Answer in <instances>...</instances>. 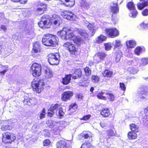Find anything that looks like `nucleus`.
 Returning a JSON list of instances; mask_svg holds the SVG:
<instances>
[{
	"mask_svg": "<svg viewBox=\"0 0 148 148\" xmlns=\"http://www.w3.org/2000/svg\"><path fill=\"white\" fill-rule=\"evenodd\" d=\"M61 14L64 18L69 20L73 19L74 15L71 11H68L66 10L62 12Z\"/></svg>",
	"mask_w": 148,
	"mask_h": 148,
	"instance_id": "16",
	"label": "nucleus"
},
{
	"mask_svg": "<svg viewBox=\"0 0 148 148\" xmlns=\"http://www.w3.org/2000/svg\"><path fill=\"white\" fill-rule=\"evenodd\" d=\"M91 116L90 115H87L84 116L83 118V120H88Z\"/></svg>",
	"mask_w": 148,
	"mask_h": 148,
	"instance_id": "61",
	"label": "nucleus"
},
{
	"mask_svg": "<svg viewBox=\"0 0 148 148\" xmlns=\"http://www.w3.org/2000/svg\"><path fill=\"white\" fill-rule=\"evenodd\" d=\"M140 28L143 29H148V23H146L144 22H142L140 25Z\"/></svg>",
	"mask_w": 148,
	"mask_h": 148,
	"instance_id": "38",
	"label": "nucleus"
},
{
	"mask_svg": "<svg viewBox=\"0 0 148 148\" xmlns=\"http://www.w3.org/2000/svg\"><path fill=\"white\" fill-rule=\"evenodd\" d=\"M138 96L140 99L147 100L148 96V88L147 87L142 86L139 88Z\"/></svg>",
	"mask_w": 148,
	"mask_h": 148,
	"instance_id": "7",
	"label": "nucleus"
},
{
	"mask_svg": "<svg viewBox=\"0 0 148 148\" xmlns=\"http://www.w3.org/2000/svg\"><path fill=\"white\" fill-rule=\"evenodd\" d=\"M141 62L142 64L145 65L148 63V58H143L141 59Z\"/></svg>",
	"mask_w": 148,
	"mask_h": 148,
	"instance_id": "52",
	"label": "nucleus"
},
{
	"mask_svg": "<svg viewBox=\"0 0 148 148\" xmlns=\"http://www.w3.org/2000/svg\"><path fill=\"white\" fill-rule=\"evenodd\" d=\"M102 59V53H98L94 56V61L95 63L101 62Z\"/></svg>",
	"mask_w": 148,
	"mask_h": 148,
	"instance_id": "29",
	"label": "nucleus"
},
{
	"mask_svg": "<svg viewBox=\"0 0 148 148\" xmlns=\"http://www.w3.org/2000/svg\"><path fill=\"white\" fill-rule=\"evenodd\" d=\"M40 46L38 42H36L34 43L32 49V55L34 57L39 56V53L40 52Z\"/></svg>",
	"mask_w": 148,
	"mask_h": 148,
	"instance_id": "10",
	"label": "nucleus"
},
{
	"mask_svg": "<svg viewBox=\"0 0 148 148\" xmlns=\"http://www.w3.org/2000/svg\"><path fill=\"white\" fill-rule=\"evenodd\" d=\"M79 32V34L81 36H83L84 38L87 36V33L84 30H80Z\"/></svg>",
	"mask_w": 148,
	"mask_h": 148,
	"instance_id": "45",
	"label": "nucleus"
},
{
	"mask_svg": "<svg viewBox=\"0 0 148 148\" xmlns=\"http://www.w3.org/2000/svg\"><path fill=\"white\" fill-rule=\"evenodd\" d=\"M127 8L129 10H132L135 9L136 8L135 5L132 1L128 2L126 5Z\"/></svg>",
	"mask_w": 148,
	"mask_h": 148,
	"instance_id": "30",
	"label": "nucleus"
},
{
	"mask_svg": "<svg viewBox=\"0 0 148 148\" xmlns=\"http://www.w3.org/2000/svg\"><path fill=\"white\" fill-rule=\"evenodd\" d=\"M121 42L119 40H116V44H115L114 47L115 48H117L120 46Z\"/></svg>",
	"mask_w": 148,
	"mask_h": 148,
	"instance_id": "59",
	"label": "nucleus"
},
{
	"mask_svg": "<svg viewBox=\"0 0 148 148\" xmlns=\"http://www.w3.org/2000/svg\"><path fill=\"white\" fill-rule=\"evenodd\" d=\"M95 42L97 43H100L102 42V37L101 35L99 36L96 39Z\"/></svg>",
	"mask_w": 148,
	"mask_h": 148,
	"instance_id": "55",
	"label": "nucleus"
},
{
	"mask_svg": "<svg viewBox=\"0 0 148 148\" xmlns=\"http://www.w3.org/2000/svg\"><path fill=\"white\" fill-rule=\"evenodd\" d=\"M7 71V69H5L3 71H0V73L2 74L3 75H4L5 73Z\"/></svg>",
	"mask_w": 148,
	"mask_h": 148,
	"instance_id": "64",
	"label": "nucleus"
},
{
	"mask_svg": "<svg viewBox=\"0 0 148 148\" xmlns=\"http://www.w3.org/2000/svg\"><path fill=\"white\" fill-rule=\"evenodd\" d=\"M73 95V92L72 91L64 92L62 94L61 99L64 101H67L70 100Z\"/></svg>",
	"mask_w": 148,
	"mask_h": 148,
	"instance_id": "11",
	"label": "nucleus"
},
{
	"mask_svg": "<svg viewBox=\"0 0 148 148\" xmlns=\"http://www.w3.org/2000/svg\"><path fill=\"white\" fill-rule=\"evenodd\" d=\"M42 20L41 19V21H40L38 23V25L41 28L43 29V22H42Z\"/></svg>",
	"mask_w": 148,
	"mask_h": 148,
	"instance_id": "60",
	"label": "nucleus"
},
{
	"mask_svg": "<svg viewBox=\"0 0 148 148\" xmlns=\"http://www.w3.org/2000/svg\"><path fill=\"white\" fill-rule=\"evenodd\" d=\"M65 2L63 3L66 6L71 7H73L75 4L74 0H64Z\"/></svg>",
	"mask_w": 148,
	"mask_h": 148,
	"instance_id": "26",
	"label": "nucleus"
},
{
	"mask_svg": "<svg viewBox=\"0 0 148 148\" xmlns=\"http://www.w3.org/2000/svg\"><path fill=\"white\" fill-rule=\"evenodd\" d=\"M104 46L105 49L106 51L110 50L112 47L111 43L110 42L104 43Z\"/></svg>",
	"mask_w": 148,
	"mask_h": 148,
	"instance_id": "39",
	"label": "nucleus"
},
{
	"mask_svg": "<svg viewBox=\"0 0 148 148\" xmlns=\"http://www.w3.org/2000/svg\"><path fill=\"white\" fill-rule=\"evenodd\" d=\"M86 25L90 30V32L91 33V36H92L95 33V27L94 24H92L89 23L88 21H84Z\"/></svg>",
	"mask_w": 148,
	"mask_h": 148,
	"instance_id": "17",
	"label": "nucleus"
},
{
	"mask_svg": "<svg viewBox=\"0 0 148 148\" xmlns=\"http://www.w3.org/2000/svg\"><path fill=\"white\" fill-rule=\"evenodd\" d=\"M62 21L61 18L55 20L54 21H52L51 23L54 27H58L60 25V23Z\"/></svg>",
	"mask_w": 148,
	"mask_h": 148,
	"instance_id": "34",
	"label": "nucleus"
},
{
	"mask_svg": "<svg viewBox=\"0 0 148 148\" xmlns=\"http://www.w3.org/2000/svg\"><path fill=\"white\" fill-rule=\"evenodd\" d=\"M0 45V53L4 56H7L13 52L11 45L9 46L6 48H2Z\"/></svg>",
	"mask_w": 148,
	"mask_h": 148,
	"instance_id": "12",
	"label": "nucleus"
},
{
	"mask_svg": "<svg viewBox=\"0 0 148 148\" xmlns=\"http://www.w3.org/2000/svg\"><path fill=\"white\" fill-rule=\"evenodd\" d=\"M32 86L34 91L39 93L43 89L44 86L43 80H40L39 81H33L32 82Z\"/></svg>",
	"mask_w": 148,
	"mask_h": 148,
	"instance_id": "3",
	"label": "nucleus"
},
{
	"mask_svg": "<svg viewBox=\"0 0 148 148\" xmlns=\"http://www.w3.org/2000/svg\"><path fill=\"white\" fill-rule=\"evenodd\" d=\"M32 75L35 77L39 76L41 74V65L37 63H33L32 66Z\"/></svg>",
	"mask_w": 148,
	"mask_h": 148,
	"instance_id": "8",
	"label": "nucleus"
},
{
	"mask_svg": "<svg viewBox=\"0 0 148 148\" xmlns=\"http://www.w3.org/2000/svg\"><path fill=\"white\" fill-rule=\"evenodd\" d=\"M64 114L62 108H59L58 110V115L59 116L60 118H62L63 117Z\"/></svg>",
	"mask_w": 148,
	"mask_h": 148,
	"instance_id": "42",
	"label": "nucleus"
},
{
	"mask_svg": "<svg viewBox=\"0 0 148 148\" xmlns=\"http://www.w3.org/2000/svg\"><path fill=\"white\" fill-rule=\"evenodd\" d=\"M119 87L122 90L125 91L126 89V87L125 84L123 83H119Z\"/></svg>",
	"mask_w": 148,
	"mask_h": 148,
	"instance_id": "51",
	"label": "nucleus"
},
{
	"mask_svg": "<svg viewBox=\"0 0 148 148\" xmlns=\"http://www.w3.org/2000/svg\"><path fill=\"white\" fill-rule=\"evenodd\" d=\"M48 61L50 64L57 65L60 61V55L56 53L55 54L51 53L48 55Z\"/></svg>",
	"mask_w": 148,
	"mask_h": 148,
	"instance_id": "4",
	"label": "nucleus"
},
{
	"mask_svg": "<svg viewBox=\"0 0 148 148\" xmlns=\"http://www.w3.org/2000/svg\"><path fill=\"white\" fill-rule=\"evenodd\" d=\"M140 2L137 4V8L142 10L144 8L148 6V0H139Z\"/></svg>",
	"mask_w": 148,
	"mask_h": 148,
	"instance_id": "15",
	"label": "nucleus"
},
{
	"mask_svg": "<svg viewBox=\"0 0 148 148\" xmlns=\"http://www.w3.org/2000/svg\"><path fill=\"white\" fill-rule=\"evenodd\" d=\"M142 14L144 16L148 15V9L145 8L142 11Z\"/></svg>",
	"mask_w": 148,
	"mask_h": 148,
	"instance_id": "54",
	"label": "nucleus"
},
{
	"mask_svg": "<svg viewBox=\"0 0 148 148\" xmlns=\"http://www.w3.org/2000/svg\"><path fill=\"white\" fill-rule=\"evenodd\" d=\"M142 49V48L140 47H136L134 50L135 53L138 55H139L140 52H141Z\"/></svg>",
	"mask_w": 148,
	"mask_h": 148,
	"instance_id": "47",
	"label": "nucleus"
},
{
	"mask_svg": "<svg viewBox=\"0 0 148 148\" xmlns=\"http://www.w3.org/2000/svg\"><path fill=\"white\" fill-rule=\"evenodd\" d=\"M110 12L112 13V16H115L119 12V9L118 6H111L110 7Z\"/></svg>",
	"mask_w": 148,
	"mask_h": 148,
	"instance_id": "21",
	"label": "nucleus"
},
{
	"mask_svg": "<svg viewBox=\"0 0 148 148\" xmlns=\"http://www.w3.org/2000/svg\"><path fill=\"white\" fill-rule=\"evenodd\" d=\"M109 97L110 101H112L114 100L115 97L113 94L108 93L107 90H104L102 92V99L106 100L109 99Z\"/></svg>",
	"mask_w": 148,
	"mask_h": 148,
	"instance_id": "14",
	"label": "nucleus"
},
{
	"mask_svg": "<svg viewBox=\"0 0 148 148\" xmlns=\"http://www.w3.org/2000/svg\"><path fill=\"white\" fill-rule=\"evenodd\" d=\"M50 18L49 16L46 14L43 15L41 17V19L42 21H43L42 22H43L44 29L46 28H48L50 27V25L47 24V19H49Z\"/></svg>",
	"mask_w": 148,
	"mask_h": 148,
	"instance_id": "18",
	"label": "nucleus"
},
{
	"mask_svg": "<svg viewBox=\"0 0 148 148\" xmlns=\"http://www.w3.org/2000/svg\"><path fill=\"white\" fill-rule=\"evenodd\" d=\"M58 38L55 35L47 34L42 38V44L46 46L55 47L58 44Z\"/></svg>",
	"mask_w": 148,
	"mask_h": 148,
	"instance_id": "1",
	"label": "nucleus"
},
{
	"mask_svg": "<svg viewBox=\"0 0 148 148\" xmlns=\"http://www.w3.org/2000/svg\"><path fill=\"white\" fill-rule=\"evenodd\" d=\"M27 1V0H20L19 2L21 4H25Z\"/></svg>",
	"mask_w": 148,
	"mask_h": 148,
	"instance_id": "63",
	"label": "nucleus"
},
{
	"mask_svg": "<svg viewBox=\"0 0 148 148\" xmlns=\"http://www.w3.org/2000/svg\"><path fill=\"white\" fill-rule=\"evenodd\" d=\"M59 106V105L58 104H56L53 105H52V106L50 107L49 111L52 112H56V109L58 108ZM56 114L57 115L58 114L56 113Z\"/></svg>",
	"mask_w": 148,
	"mask_h": 148,
	"instance_id": "37",
	"label": "nucleus"
},
{
	"mask_svg": "<svg viewBox=\"0 0 148 148\" xmlns=\"http://www.w3.org/2000/svg\"><path fill=\"white\" fill-rule=\"evenodd\" d=\"M110 113L109 109L108 108H104L102 109V116L106 117L110 115Z\"/></svg>",
	"mask_w": 148,
	"mask_h": 148,
	"instance_id": "32",
	"label": "nucleus"
},
{
	"mask_svg": "<svg viewBox=\"0 0 148 148\" xmlns=\"http://www.w3.org/2000/svg\"><path fill=\"white\" fill-rule=\"evenodd\" d=\"M2 141L3 143H11L16 139L15 134L8 132H6L3 134Z\"/></svg>",
	"mask_w": 148,
	"mask_h": 148,
	"instance_id": "5",
	"label": "nucleus"
},
{
	"mask_svg": "<svg viewBox=\"0 0 148 148\" xmlns=\"http://www.w3.org/2000/svg\"><path fill=\"white\" fill-rule=\"evenodd\" d=\"M129 127L131 131L137 133L139 132L138 129L139 127L134 123H131L129 125Z\"/></svg>",
	"mask_w": 148,
	"mask_h": 148,
	"instance_id": "28",
	"label": "nucleus"
},
{
	"mask_svg": "<svg viewBox=\"0 0 148 148\" xmlns=\"http://www.w3.org/2000/svg\"><path fill=\"white\" fill-rule=\"evenodd\" d=\"M136 132L132 131L128 132L127 134V137L129 139L132 140L135 139L137 137V134Z\"/></svg>",
	"mask_w": 148,
	"mask_h": 148,
	"instance_id": "25",
	"label": "nucleus"
},
{
	"mask_svg": "<svg viewBox=\"0 0 148 148\" xmlns=\"http://www.w3.org/2000/svg\"><path fill=\"white\" fill-rule=\"evenodd\" d=\"M37 100L34 98H30L28 97H26L23 101V102L25 104L29 106L31 105H34L37 103Z\"/></svg>",
	"mask_w": 148,
	"mask_h": 148,
	"instance_id": "13",
	"label": "nucleus"
},
{
	"mask_svg": "<svg viewBox=\"0 0 148 148\" xmlns=\"http://www.w3.org/2000/svg\"><path fill=\"white\" fill-rule=\"evenodd\" d=\"M58 35L63 39H71L74 36L71 29L66 27H64L62 29L58 32Z\"/></svg>",
	"mask_w": 148,
	"mask_h": 148,
	"instance_id": "2",
	"label": "nucleus"
},
{
	"mask_svg": "<svg viewBox=\"0 0 148 148\" xmlns=\"http://www.w3.org/2000/svg\"><path fill=\"white\" fill-rule=\"evenodd\" d=\"M139 116L141 117H142L143 121L144 122H146L147 123V125H148V119H147V117H148V115L145 114V116H144L143 117L142 115L141 112L139 114Z\"/></svg>",
	"mask_w": 148,
	"mask_h": 148,
	"instance_id": "43",
	"label": "nucleus"
},
{
	"mask_svg": "<svg viewBox=\"0 0 148 148\" xmlns=\"http://www.w3.org/2000/svg\"><path fill=\"white\" fill-rule=\"evenodd\" d=\"M58 148H67L66 144L64 141H60L57 144Z\"/></svg>",
	"mask_w": 148,
	"mask_h": 148,
	"instance_id": "33",
	"label": "nucleus"
},
{
	"mask_svg": "<svg viewBox=\"0 0 148 148\" xmlns=\"http://www.w3.org/2000/svg\"><path fill=\"white\" fill-rule=\"evenodd\" d=\"M77 98L78 101H80L83 99V96L81 94H77Z\"/></svg>",
	"mask_w": 148,
	"mask_h": 148,
	"instance_id": "58",
	"label": "nucleus"
},
{
	"mask_svg": "<svg viewBox=\"0 0 148 148\" xmlns=\"http://www.w3.org/2000/svg\"><path fill=\"white\" fill-rule=\"evenodd\" d=\"M50 143V141L48 139L44 140L43 142V145L44 146H47Z\"/></svg>",
	"mask_w": 148,
	"mask_h": 148,
	"instance_id": "57",
	"label": "nucleus"
},
{
	"mask_svg": "<svg viewBox=\"0 0 148 148\" xmlns=\"http://www.w3.org/2000/svg\"><path fill=\"white\" fill-rule=\"evenodd\" d=\"M1 129L3 131H5L10 129V127L8 125H3L1 127Z\"/></svg>",
	"mask_w": 148,
	"mask_h": 148,
	"instance_id": "56",
	"label": "nucleus"
},
{
	"mask_svg": "<svg viewBox=\"0 0 148 148\" xmlns=\"http://www.w3.org/2000/svg\"><path fill=\"white\" fill-rule=\"evenodd\" d=\"M63 47L67 48L70 54L72 55H76L77 53V51L75 45L70 43L67 42L64 43Z\"/></svg>",
	"mask_w": 148,
	"mask_h": 148,
	"instance_id": "9",
	"label": "nucleus"
},
{
	"mask_svg": "<svg viewBox=\"0 0 148 148\" xmlns=\"http://www.w3.org/2000/svg\"><path fill=\"white\" fill-rule=\"evenodd\" d=\"M81 148H93V147L89 142H87L83 144Z\"/></svg>",
	"mask_w": 148,
	"mask_h": 148,
	"instance_id": "35",
	"label": "nucleus"
},
{
	"mask_svg": "<svg viewBox=\"0 0 148 148\" xmlns=\"http://www.w3.org/2000/svg\"><path fill=\"white\" fill-rule=\"evenodd\" d=\"M107 135L108 136V139L112 137L116 136L117 132L115 129L113 128L112 129L108 130L107 131Z\"/></svg>",
	"mask_w": 148,
	"mask_h": 148,
	"instance_id": "20",
	"label": "nucleus"
},
{
	"mask_svg": "<svg viewBox=\"0 0 148 148\" xmlns=\"http://www.w3.org/2000/svg\"><path fill=\"white\" fill-rule=\"evenodd\" d=\"M55 113H56V112H49L48 113V116L50 117H52Z\"/></svg>",
	"mask_w": 148,
	"mask_h": 148,
	"instance_id": "62",
	"label": "nucleus"
},
{
	"mask_svg": "<svg viewBox=\"0 0 148 148\" xmlns=\"http://www.w3.org/2000/svg\"><path fill=\"white\" fill-rule=\"evenodd\" d=\"M45 108H43L41 112L40 113V119H42L45 117Z\"/></svg>",
	"mask_w": 148,
	"mask_h": 148,
	"instance_id": "53",
	"label": "nucleus"
},
{
	"mask_svg": "<svg viewBox=\"0 0 148 148\" xmlns=\"http://www.w3.org/2000/svg\"><path fill=\"white\" fill-rule=\"evenodd\" d=\"M79 6L83 10L88 9L90 7L89 3L85 0H81L79 3Z\"/></svg>",
	"mask_w": 148,
	"mask_h": 148,
	"instance_id": "19",
	"label": "nucleus"
},
{
	"mask_svg": "<svg viewBox=\"0 0 148 148\" xmlns=\"http://www.w3.org/2000/svg\"><path fill=\"white\" fill-rule=\"evenodd\" d=\"M49 16L50 17L49 19L52 20V21L56 19H59V18H60L56 14H53L50 16Z\"/></svg>",
	"mask_w": 148,
	"mask_h": 148,
	"instance_id": "44",
	"label": "nucleus"
},
{
	"mask_svg": "<svg viewBox=\"0 0 148 148\" xmlns=\"http://www.w3.org/2000/svg\"><path fill=\"white\" fill-rule=\"evenodd\" d=\"M71 75H66L65 77L63 78L62 83L66 85L70 82L71 79Z\"/></svg>",
	"mask_w": 148,
	"mask_h": 148,
	"instance_id": "31",
	"label": "nucleus"
},
{
	"mask_svg": "<svg viewBox=\"0 0 148 148\" xmlns=\"http://www.w3.org/2000/svg\"><path fill=\"white\" fill-rule=\"evenodd\" d=\"M74 75H75L73 77V79H77L80 77L82 75V71L80 69H76L74 73Z\"/></svg>",
	"mask_w": 148,
	"mask_h": 148,
	"instance_id": "24",
	"label": "nucleus"
},
{
	"mask_svg": "<svg viewBox=\"0 0 148 148\" xmlns=\"http://www.w3.org/2000/svg\"><path fill=\"white\" fill-rule=\"evenodd\" d=\"M126 45L127 48H133L136 45V42L133 40L127 41L126 42Z\"/></svg>",
	"mask_w": 148,
	"mask_h": 148,
	"instance_id": "27",
	"label": "nucleus"
},
{
	"mask_svg": "<svg viewBox=\"0 0 148 148\" xmlns=\"http://www.w3.org/2000/svg\"><path fill=\"white\" fill-rule=\"evenodd\" d=\"M45 9L43 8H38L36 9V11L39 14H41L43 13Z\"/></svg>",
	"mask_w": 148,
	"mask_h": 148,
	"instance_id": "50",
	"label": "nucleus"
},
{
	"mask_svg": "<svg viewBox=\"0 0 148 148\" xmlns=\"http://www.w3.org/2000/svg\"><path fill=\"white\" fill-rule=\"evenodd\" d=\"M91 79L94 82L97 83L99 82L100 79L99 77L97 75L92 76Z\"/></svg>",
	"mask_w": 148,
	"mask_h": 148,
	"instance_id": "40",
	"label": "nucleus"
},
{
	"mask_svg": "<svg viewBox=\"0 0 148 148\" xmlns=\"http://www.w3.org/2000/svg\"><path fill=\"white\" fill-rule=\"evenodd\" d=\"M104 33L108 36L114 38L118 36L119 34V31L116 28H106Z\"/></svg>",
	"mask_w": 148,
	"mask_h": 148,
	"instance_id": "6",
	"label": "nucleus"
},
{
	"mask_svg": "<svg viewBox=\"0 0 148 148\" xmlns=\"http://www.w3.org/2000/svg\"><path fill=\"white\" fill-rule=\"evenodd\" d=\"M71 40H72L74 43L78 46H79L80 45L82 41V39L81 37L79 36H77L74 35Z\"/></svg>",
	"mask_w": 148,
	"mask_h": 148,
	"instance_id": "22",
	"label": "nucleus"
},
{
	"mask_svg": "<svg viewBox=\"0 0 148 148\" xmlns=\"http://www.w3.org/2000/svg\"><path fill=\"white\" fill-rule=\"evenodd\" d=\"M80 136H82V137L84 138L85 139H87L89 138H91L92 137L91 135H89L88 134H85L84 132L81 133L80 134Z\"/></svg>",
	"mask_w": 148,
	"mask_h": 148,
	"instance_id": "48",
	"label": "nucleus"
},
{
	"mask_svg": "<svg viewBox=\"0 0 148 148\" xmlns=\"http://www.w3.org/2000/svg\"><path fill=\"white\" fill-rule=\"evenodd\" d=\"M113 74V72L112 71H110L108 69H105L102 73V75L104 77L108 78L111 77Z\"/></svg>",
	"mask_w": 148,
	"mask_h": 148,
	"instance_id": "23",
	"label": "nucleus"
},
{
	"mask_svg": "<svg viewBox=\"0 0 148 148\" xmlns=\"http://www.w3.org/2000/svg\"><path fill=\"white\" fill-rule=\"evenodd\" d=\"M84 71L87 76H89L91 74V70L88 67H86L84 68Z\"/></svg>",
	"mask_w": 148,
	"mask_h": 148,
	"instance_id": "41",
	"label": "nucleus"
},
{
	"mask_svg": "<svg viewBox=\"0 0 148 148\" xmlns=\"http://www.w3.org/2000/svg\"><path fill=\"white\" fill-rule=\"evenodd\" d=\"M4 14L2 13H0V21L3 19V23L7 24L9 22V20L8 19L4 18Z\"/></svg>",
	"mask_w": 148,
	"mask_h": 148,
	"instance_id": "36",
	"label": "nucleus"
},
{
	"mask_svg": "<svg viewBox=\"0 0 148 148\" xmlns=\"http://www.w3.org/2000/svg\"><path fill=\"white\" fill-rule=\"evenodd\" d=\"M46 76L48 78H50L53 76V74L52 71L49 70L46 71Z\"/></svg>",
	"mask_w": 148,
	"mask_h": 148,
	"instance_id": "49",
	"label": "nucleus"
},
{
	"mask_svg": "<svg viewBox=\"0 0 148 148\" xmlns=\"http://www.w3.org/2000/svg\"><path fill=\"white\" fill-rule=\"evenodd\" d=\"M131 11H132L130 13L131 14V17L133 18L135 17L138 13L136 8H135V9L132 10Z\"/></svg>",
	"mask_w": 148,
	"mask_h": 148,
	"instance_id": "46",
	"label": "nucleus"
}]
</instances>
